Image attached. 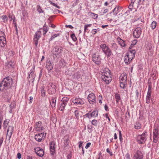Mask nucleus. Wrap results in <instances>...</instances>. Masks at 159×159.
<instances>
[{
  "mask_svg": "<svg viewBox=\"0 0 159 159\" xmlns=\"http://www.w3.org/2000/svg\"><path fill=\"white\" fill-rule=\"evenodd\" d=\"M88 101L91 104H94L96 102L95 94L93 93L89 94L88 96Z\"/></svg>",
  "mask_w": 159,
  "mask_h": 159,
  "instance_id": "obj_9",
  "label": "nucleus"
},
{
  "mask_svg": "<svg viewBox=\"0 0 159 159\" xmlns=\"http://www.w3.org/2000/svg\"><path fill=\"white\" fill-rule=\"evenodd\" d=\"M115 98L116 99V102L118 103L119 101L120 100V95L119 94L116 93H115Z\"/></svg>",
  "mask_w": 159,
  "mask_h": 159,
  "instance_id": "obj_31",
  "label": "nucleus"
},
{
  "mask_svg": "<svg viewBox=\"0 0 159 159\" xmlns=\"http://www.w3.org/2000/svg\"><path fill=\"white\" fill-rule=\"evenodd\" d=\"M12 84V80L9 76L4 78L0 84V90H6L11 88Z\"/></svg>",
  "mask_w": 159,
  "mask_h": 159,
  "instance_id": "obj_1",
  "label": "nucleus"
},
{
  "mask_svg": "<svg viewBox=\"0 0 159 159\" xmlns=\"http://www.w3.org/2000/svg\"><path fill=\"white\" fill-rule=\"evenodd\" d=\"M34 41L35 45L36 46H37L38 44V40H36V39H34Z\"/></svg>",
  "mask_w": 159,
  "mask_h": 159,
  "instance_id": "obj_59",
  "label": "nucleus"
},
{
  "mask_svg": "<svg viewBox=\"0 0 159 159\" xmlns=\"http://www.w3.org/2000/svg\"><path fill=\"white\" fill-rule=\"evenodd\" d=\"M92 25V24L85 25L84 26V32L85 33L86 32L87 30H88V28L89 27H90Z\"/></svg>",
  "mask_w": 159,
  "mask_h": 159,
  "instance_id": "obj_36",
  "label": "nucleus"
},
{
  "mask_svg": "<svg viewBox=\"0 0 159 159\" xmlns=\"http://www.w3.org/2000/svg\"><path fill=\"white\" fill-rule=\"evenodd\" d=\"M64 147H66L69 143V138L67 135L65 136L63 139Z\"/></svg>",
  "mask_w": 159,
  "mask_h": 159,
  "instance_id": "obj_23",
  "label": "nucleus"
},
{
  "mask_svg": "<svg viewBox=\"0 0 159 159\" xmlns=\"http://www.w3.org/2000/svg\"><path fill=\"white\" fill-rule=\"evenodd\" d=\"M13 131V128L12 126H9L7 131V139L9 140Z\"/></svg>",
  "mask_w": 159,
  "mask_h": 159,
  "instance_id": "obj_15",
  "label": "nucleus"
},
{
  "mask_svg": "<svg viewBox=\"0 0 159 159\" xmlns=\"http://www.w3.org/2000/svg\"><path fill=\"white\" fill-rule=\"evenodd\" d=\"M148 92H152V83L151 82L148 81Z\"/></svg>",
  "mask_w": 159,
  "mask_h": 159,
  "instance_id": "obj_35",
  "label": "nucleus"
},
{
  "mask_svg": "<svg viewBox=\"0 0 159 159\" xmlns=\"http://www.w3.org/2000/svg\"><path fill=\"white\" fill-rule=\"evenodd\" d=\"M90 15L93 18L95 19L97 18L98 17V15L97 14L93 12H91Z\"/></svg>",
  "mask_w": 159,
  "mask_h": 159,
  "instance_id": "obj_43",
  "label": "nucleus"
},
{
  "mask_svg": "<svg viewBox=\"0 0 159 159\" xmlns=\"http://www.w3.org/2000/svg\"><path fill=\"white\" fill-rule=\"evenodd\" d=\"M13 16H12L11 15H9L8 16V17L9 19H10V21H11L12 20V19L14 18Z\"/></svg>",
  "mask_w": 159,
  "mask_h": 159,
  "instance_id": "obj_61",
  "label": "nucleus"
},
{
  "mask_svg": "<svg viewBox=\"0 0 159 159\" xmlns=\"http://www.w3.org/2000/svg\"><path fill=\"white\" fill-rule=\"evenodd\" d=\"M55 85L54 83H52L50 84L49 87V89L52 92V93H54L56 91Z\"/></svg>",
  "mask_w": 159,
  "mask_h": 159,
  "instance_id": "obj_24",
  "label": "nucleus"
},
{
  "mask_svg": "<svg viewBox=\"0 0 159 159\" xmlns=\"http://www.w3.org/2000/svg\"><path fill=\"white\" fill-rule=\"evenodd\" d=\"M1 18L3 22L4 23L7 22L8 20V17L6 15L2 16Z\"/></svg>",
  "mask_w": 159,
  "mask_h": 159,
  "instance_id": "obj_33",
  "label": "nucleus"
},
{
  "mask_svg": "<svg viewBox=\"0 0 159 159\" xmlns=\"http://www.w3.org/2000/svg\"><path fill=\"white\" fill-rule=\"evenodd\" d=\"M134 128L137 129H140L141 128V125L139 122H136L134 126Z\"/></svg>",
  "mask_w": 159,
  "mask_h": 159,
  "instance_id": "obj_32",
  "label": "nucleus"
},
{
  "mask_svg": "<svg viewBox=\"0 0 159 159\" xmlns=\"http://www.w3.org/2000/svg\"><path fill=\"white\" fill-rule=\"evenodd\" d=\"M91 145V143H89V142L88 143L86 144V146L85 147V148H86V149L88 148Z\"/></svg>",
  "mask_w": 159,
  "mask_h": 159,
  "instance_id": "obj_58",
  "label": "nucleus"
},
{
  "mask_svg": "<svg viewBox=\"0 0 159 159\" xmlns=\"http://www.w3.org/2000/svg\"><path fill=\"white\" fill-rule=\"evenodd\" d=\"M35 152L37 155L40 157H42L44 155V152L43 149L40 147H36L34 148Z\"/></svg>",
  "mask_w": 159,
  "mask_h": 159,
  "instance_id": "obj_12",
  "label": "nucleus"
},
{
  "mask_svg": "<svg viewBox=\"0 0 159 159\" xmlns=\"http://www.w3.org/2000/svg\"><path fill=\"white\" fill-rule=\"evenodd\" d=\"M41 96L44 97L45 95V91L44 90L43 88H42L41 89Z\"/></svg>",
  "mask_w": 159,
  "mask_h": 159,
  "instance_id": "obj_39",
  "label": "nucleus"
},
{
  "mask_svg": "<svg viewBox=\"0 0 159 159\" xmlns=\"http://www.w3.org/2000/svg\"><path fill=\"white\" fill-rule=\"evenodd\" d=\"M139 93L138 90H136L135 91V98L137 99L138 98Z\"/></svg>",
  "mask_w": 159,
  "mask_h": 159,
  "instance_id": "obj_54",
  "label": "nucleus"
},
{
  "mask_svg": "<svg viewBox=\"0 0 159 159\" xmlns=\"http://www.w3.org/2000/svg\"><path fill=\"white\" fill-rule=\"evenodd\" d=\"M107 152L110 154L111 156H112V153L109 150V148H107Z\"/></svg>",
  "mask_w": 159,
  "mask_h": 159,
  "instance_id": "obj_60",
  "label": "nucleus"
},
{
  "mask_svg": "<svg viewBox=\"0 0 159 159\" xmlns=\"http://www.w3.org/2000/svg\"><path fill=\"white\" fill-rule=\"evenodd\" d=\"M148 50L150 51V52H151V54H152L153 52V47L151 45H150L148 48Z\"/></svg>",
  "mask_w": 159,
  "mask_h": 159,
  "instance_id": "obj_45",
  "label": "nucleus"
},
{
  "mask_svg": "<svg viewBox=\"0 0 159 159\" xmlns=\"http://www.w3.org/2000/svg\"><path fill=\"white\" fill-rule=\"evenodd\" d=\"M151 98H149V97H146V103H147L149 104V103H150V100H151Z\"/></svg>",
  "mask_w": 159,
  "mask_h": 159,
  "instance_id": "obj_51",
  "label": "nucleus"
},
{
  "mask_svg": "<svg viewBox=\"0 0 159 159\" xmlns=\"http://www.w3.org/2000/svg\"><path fill=\"white\" fill-rule=\"evenodd\" d=\"M69 98H68L64 97L61 100V102L60 103L59 109V110L62 111H64L65 106L68 102Z\"/></svg>",
  "mask_w": 159,
  "mask_h": 159,
  "instance_id": "obj_5",
  "label": "nucleus"
},
{
  "mask_svg": "<svg viewBox=\"0 0 159 159\" xmlns=\"http://www.w3.org/2000/svg\"><path fill=\"white\" fill-rule=\"evenodd\" d=\"M124 57V61L127 64H129L132 60L126 55Z\"/></svg>",
  "mask_w": 159,
  "mask_h": 159,
  "instance_id": "obj_26",
  "label": "nucleus"
},
{
  "mask_svg": "<svg viewBox=\"0 0 159 159\" xmlns=\"http://www.w3.org/2000/svg\"><path fill=\"white\" fill-rule=\"evenodd\" d=\"M37 10L39 13L43 12V11L42 10L41 7L39 5H38L37 6Z\"/></svg>",
  "mask_w": 159,
  "mask_h": 159,
  "instance_id": "obj_37",
  "label": "nucleus"
},
{
  "mask_svg": "<svg viewBox=\"0 0 159 159\" xmlns=\"http://www.w3.org/2000/svg\"><path fill=\"white\" fill-rule=\"evenodd\" d=\"M135 50H131L128 51L126 55L132 59L135 57Z\"/></svg>",
  "mask_w": 159,
  "mask_h": 159,
  "instance_id": "obj_19",
  "label": "nucleus"
},
{
  "mask_svg": "<svg viewBox=\"0 0 159 159\" xmlns=\"http://www.w3.org/2000/svg\"><path fill=\"white\" fill-rule=\"evenodd\" d=\"M98 159H103V157L102 156V153L100 152L98 154Z\"/></svg>",
  "mask_w": 159,
  "mask_h": 159,
  "instance_id": "obj_57",
  "label": "nucleus"
},
{
  "mask_svg": "<svg viewBox=\"0 0 159 159\" xmlns=\"http://www.w3.org/2000/svg\"><path fill=\"white\" fill-rule=\"evenodd\" d=\"M98 111L97 110H94L93 111L91 114H90V117H96L98 116Z\"/></svg>",
  "mask_w": 159,
  "mask_h": 159,
  "instance_id": "obj_28",
  "label": "nucleus"
},
{
  "mask_svg": "<svg viewBox=\"0 0 159 159\" xmlns=\"http://www.w3.org/2000/svg\"><path fill=\"white\" fill-rule=\"evenodd\" d=\"M10 120L9 119H6L4 121V128L6 129L7 128Z\"/></svg>",
  "mask_w": 159,
  "mask_h": 159,
  "instance_id": "obj_34",
  "label": "nucleus"
},
{
  "mask_svg": "<svg viewBox=\"0 0 159 159\" xmlns=\"http://www.w3.org/2000/svg\"><path fill=\"white\" fill-rule=\"evenodd\" d=\"M133 159H143L142 152L139 150H137L134 156Z\"/></svg>",
  "mask_w": 159,
  "mask_h": 159,
  "instance_id": "obj_16",
  "label": "nucleus"
},
{
  "mask_svg": "<svg viewBox=\"0 0 159 159\" xmlns=\"http://www.w3.org/2000/svg\"><path fill=\"white\" fill-rule=\"evenodd\" d=\"M50 149L51 154L52 155H53L55 153V143L53 142H51L50 143Z\"/></svg>",
  "mask_w": 159,
  "mask_h": 159,
  "instance_id": "obj_18",
  "label": "nucleus"
},
{
  "mask_svg": "<svg viewBox=\"0 0 159 159\" xmlns=\"http://www.w3.org/2000/svg\"><path fill=\"white\" fill-rule=\"evenodd\" d=\"M120 8L119 6H117L113 10V12H114L116 10H117V11H118Z\"/></svg>",
  "mask_w": 159,
  "mask_h": 159,
  "instance_id": "obj_63",
  "label": "nucleus"
},
{
  "mask_svg": "<svg viewBox=\"0 0 159 159\" xmlns=\"http://www.w3.org/2000/svg\"><path fill=\"white\" fill-rule=\"evenodd\" d=\"M158 128L157 127H154L153 132V141L154 143H157L158 141L159 137Z\"/></svg>",
  "mask_w": 159,
  "mask_h": 159,
  "instance_id": "obj_8",
  "label": "nucleus"
},
{
  "mask_svg": "<svg viewBox=\"0 0 159 159\" xmlns=\"http://www.w3.org/2000/svg\"><path fill=\"white\" fill-rule=\"evenodd\" d=\"M81 111L77 110H76L75 111V116L76 117V118L78 120L79 119V117H81L82 115L80 114Z\"/></svg>",
  "mask_w": 159,
  "mask_h": 159,
  "instance_id": "obj_27",
  "label": "nucleus"
},
{
  "mask_svg": "<svg viewBox=\"0 0 159 159\" xmlns=\"http://www.w3.org/2000/svg\"><path fill=\"white\" fill-rule=\"evenodd\" d=\"M29 79H30L31 80H34L35 78V74L33 71H32L30 72L29 75Z\"/></svg>",
  "mask_w": 159,
  "mask_h": 159,
  "instance_id": "obj_30",
  "label": "nucleus"
},
{
  "mask_svg": "<svg viewBox=\"0 0 159 159\" xmlns=\"http://www.w3.org/2000/svg\"><path fill=\"white\" fill-rule=\"evenodd\" d=\"M41 32L40 31H38L36 32L35 35H34V39H36V40H39V38L41 37Z\"/></svg>",
  "mask_w": 159,
  "mask_h": 159,
  "instance_id": "obj_22",
  "label": "nucleus"
},
{
  "mask_svg": "<svg viewBox=\"0 0 159 159\" xmlns=\"http://www.w3.org/2000/svg\"><path fill=\"white\" fill-rule=\"evenodd\" d=\"M83 143V142L81 141H80L79 142L78 144H79V148H82V146Z\"/></svg>",
  "mask_w": 159,
  "mask_h": 159,
  "instance_id": "obj_53",
  "label": "nucleus"
},
{
  "mask_svg": "<svg viewBox=\"0 0 159 159\" xmlns=\"http://www.w3.org/2000/svg\"><path fill=\"white\" fill-rule=\"evenodd\" d=\"M91 124L92 125L97 126L98 125V122L97 120L94 119L93 120L91 121Z\"/></svg>",
  "mask_w": 159,
  "mask_h": 159,
  "instance_id": "obj_42",
  "label": "nucleus"
},
{
  "mask_svg": "<svg viewBox=\"0 0 159 159\" xmlns=\"http://www.w3.org/2000/svg\"><path fill=\"white\" fill-rule=\"evenodd\" d=\"M118 131L119 132V139H120V142H122L123 139H122L121 131L119 130H118Z\"/></svg>",
  "mask_w": 159,
  "mask_h": 159,
  "instance_id": "obj_46",
  "label": "nucleus"
},
{
  "mask_svg": "<svg viewBox=\"0 0 159 159\" xmlns=\"http://www.w3.org/2000/svg\"><path fill=\"white\" fill-rule=\"evenodd\" d=\"M77 100H78L77 98H75V99L73 100L72 102L75 104H83L84 103L83 101H80V100L79 101V102H76Z\"/></svg>",
  "mask_w": 159,
  "mask_h": 159,
  "instance_id": "obj_29",
  "label": "nucleus"
},
{
  "mask_svg": "<svg viewBox=\"0 0 159 159\" xmlns=\"http://www.w3.org/2000/svg\"><path fill=\"white\" fill-rule=\"evenodd\" d=\"M111 46L112 48L116 49L118 48V46L115 43H112L111 44Z\"/></svg>",
  "mask_w": 159,
  "mask_h": 159,
  "instance_id": "obj_52",
  "label": "nucleus"
},
{
  "mask_svg": "<svg viewBox=\"0 0 159 159\" xmlns=\"http://www.w3.org/2000/svg\"><path fill=\"white\" fill-rule=\"evenodd\" d=\"M62 48L59 46H56L54 48L53 55L57 57L62 51Z\"/></svg>",
  "mask_w": 159,
  "mask_h": 159,
  "instance_id": "obj_13",
  "label": "nucleus"
},
{
  "mask_svg": "<svg viewBox=\"0 0 159 159\" xmlns=\"http://www.w3.org/2000/svg\"><path fill=\"white\" fill-rule=\"evenodd\" d=\"M102 95H99L98 96V100L100 104L102 103Z\"/></svg>",
  "mask_w": 159,
  "mask_h": 159,
  "instance_id": "obj_50",
  "label": "nucleus"
},
{
  "mask_svg": "<svg viewBox=\"0 0 159 159\" xmlns=\"http://www.w3.org/2000/svg\"><path fill=\"white\" fill-rule=\"evenodd\" d=\"M125 157L126 159H130V156L129 153H127L125 155Z\"/></svg>",
  "mask_w": 159,
  "mask_h": 159,
  "instance_id": "obj_56",
  "label": "nucleus"
},
{
  "mask_svg": "<svg viewBox=\"0 0 159 159\" xmlns=\"http://www.w3.org/2000/svg\"><path fill=\"white\" fill-rule=\"evenodd\" d=\"M49 2L52 5L56 7L57 8H60V7L59 6H58L56 4L52 2L51 1L49 0Z\"/></svg>",
  "mask_w": 159,
  "mask_h": 159,
  "instance_id": "obj_44",
  "label": "nucleus"
},
{
  "mask_svg": "<svg viewBox=\"0 0 159 159\" xmlns=\"http://www.w3.org/2000/svg\"><path fill=\"white\" fill-rule=\"evenodd\" d=\"M46 133L43 132L38 134L34 136L35 139L38 142H40L43 139H44L46 137Z\"/></svg>",
  "mask_w": 159,
  "mask_h": 159,
  "instance_id": "obj_7",
  "label": "nucleus"
},
{
  "mask_svg": "<svg viewBox=\"0 0 159 159\" xmlns=\"http://www.w3.org/2000/svg\"><path fill=\"white\" fill-rule=\"evenodd\" d=\"M110 71L107 68H105L102 72L101 78L102 80L106 84H108L112 80Z\"/></svg>",
  "mask_w": 159,
  "mask_h": 159,
  "instance_id": "obj_2",
  "label": "nucleus"
},
{
  "mask_svg": "<svg viewBox=\"0 0 159 159\" xmlns=\"http://www.w3.org/2000/svg\"><path fill=\"white\" fill-rule=\"evenodd\" d=\"M147 134V132L143 133L142 134L139 135L137 136V140L139 144H142L145 143L146 140V135Z\"/></svg>",
  "mask_w": 159,
  "mask_h": 159,
  "instance_id": "obj_6",
  "label": "nucleus"
},
{
  "mask_svg": "<svg viewBox=\"0 0 159 159\" xmlns=\"http://www.w3.org/2000/svg\"><path fill=\"white\" fill-rule=\"evenodd\" d=\"M127 75L125 73H123L120 77V86L121 88L124 89L127 86Z\"/></svg>",
  "mask_w": 159,
  "mask_h": 159,
  "instance_id": "obj_4",
  "label": "nucleus"
},
{
  "mask_svg": "<svg viewBox=\"0 0 159 159\" xmlns=\"http://www.w3.org/2000/svg\"><path fill=\"white\" fill-rule=\"evenodd\" d=\"M70 37H71L72 40L74 41L75 42L77 40V39L76 37V36L74 33L72 34L71 35Z\"/></svg>",
  "mask_w": 159,
  "mask_h": 159,
  "instance_id": "obj_40",
  "label": "nucleus"
},
{
  "mask_svg": "<svg viewBox=\"0 0 159 159\" xmlns=\"http://www.w3.org/2000/svg\"><path fill=\"white\" fill-rule=\"evenodd\" d=\"M100 48L102 51L106 56L107 58L110 57L113 55V53L111 48L105 44H102L100 45Z\"/></svg>",
  "mask_w": 159,
  "mask_h": 159,
  "instance_id": "obj_3",
  "label": "nucleus"
},
{
  "mask_svg": "<svg viewBox=\"0 0 159 159\" xmlns=\"http://www.w3.org/2000/svg\"><path fill=\"white\" fill-rule=\"evenodd\" d=\"M97 32V30L96 29H93L92 30V33L93 34H95Z\"/></svg>",
  "mask_w": 159,
  "mask_h": 159,
  "instance_id": "obj_64",
  "label": "nucleus"
},
{
  "mask_svg": "<svg viewBox=\"0 0 159 159\" xmlns=\"http://www.w3.org/2000/svg\"><path fill=\"white\" fill-rule=\"evenodd\" d=\"M35 129L36 131L39 132H41L43 130L44 128L41 122L39 121L36 123Z\"/></svg>",
  "mask_w": 159,
  "mask_h": 159,
  "instance_id": "obj_10",
  "label": "nucleus"
},
{
  "mask_svg": "<svg viewBox=\"0 0 159 159\" xmlns=\"http://www.w3.org/2000/svg\"><path fill=\"white\" fill-rule=\"evenodd\" d=\"M142 32V30L141 28L138 27L136 28L133 32V36L135 38H139Z\"/></svg>",
  "mask_w": 159,
  "mask_h": 159,
  "instance_id": "obj_11",
  "label": "nucleus"
},
{
  "mask_svg": "<svg viewBox=\"0 0 159 159\" xmlns=\"http://www.w3.org/2000/svg\"><path fill=\"white\" fill-rule=\"evenodd\" d=\"M93 61L96 64L99 65L101 63V58L99 55L93 54L92 56Z\"/></svg>",
  "mask_w": 159,
  "mask_h": 159,
  "instance_id": "obj_14",
  "label": "nucleus"
},
{
  "mask_svg": "<svg viewBox=\"0 0 159 159\" xmlns=\"http://www.w3.org/2000/svg\"><path fill=\"white\" fill-rule=\"evenodd\" d=\"M5 35L4 33L3 32H0V38H5Z\"/></svg>",
  "mask_w": 159,
  "mask_h": 159,
  "instance_id": "obj_49",
  "label": "nucleus"
},
{
  "mask_svg": "<svg viewBox=\"0 0 159 159\" xmlns=\"http://www.w3.org/2000/svg\"><path fill=\"white\" fill-rule=\"evenodd\" d=\"M156 25L157 22H156V21H153L151 24V27L152 28V30H154V29H155L156 27Z\"/></svg>",
  "mask_w": 159,
  "mask_h": 159,
  "instance_id": "obj_38",
  "label": "nucleus"
},
{
  "mask_svg": "<svg viewBox=\"0 0 159 159\" xmlns=\"http://www.w3.org/2000/svg\"><path fill=\"white\" fill-rule=\"evenodd\" d=\"M137 42V39H135L134 40L133 42L131 44V46L132 45H134L135 44H136V43Z\"/></svg>",
  "mask_w": 159,
  "mask_h": 159,
  "instance_id": "obj_62",
  "label": "nucleus"
},
{
  "mask_svg": "<svg viewBox=\"0 0 159 159\" xmlns=\"http://www.w3.org/2000/svg\"><path fill=\"white\" fill-rule=\"evenodd\" d=\"M59 36V34H53L50 39L49 40L51 41L53 39H54L55 38L58 36Z\"/></svg>",
  "mask_w": 159,
  "mask_h": 159,
  "instance_id": "obj_41",
  "label": "nucleus"
},
{
  "mask_svg": "<svg viewBox=\"0 0 159 159\" xmlns=\"http://www.w3.org/2000/svg\"><path fill=\"white\" fill-rule=\"evenodd\" d=\"M6 44L5 38H0V46L2 47H4Z\"/></svg>",
  "mask_w": 159,
  "mask_h": 159,
  "instance_id": "obj_21",
  "label": "nucleus"
},
{
  "mask_svg": "<svg viewBox=\"0 0 159 159\" xmlns=\"http://www.w3.org/2000/svg\"><path fill=\"white\" fill-rule=\"evenodd\" d=\"M56 98L55 97H53L50 102L51 105L52 107H54L56 106Z\"/></svg>",
  "mask_w": 159,
  "mask_h": 159,
  "instance_id": "obj_25",
  "label": "nucleus"
},
{
  "mask_svg": "<svg viewBox=\"0 0 159 159\" xmlns=\"http://www.w3.org/2000/svg\"><path fill=\"white\" fill-rule=\"evenodd\" d=\"M117 40L119 44L121 47H125L126 45L125 43V41L124 40L122 39L120 37H119L117 39Z\"/></svg>",
  "mask_w": 159,
  "mask_h": 159,
  "instance_id": "obj_20",
  "label": "nucleus"
},
{
  "mask_svg": "<svg viewBox=\"0 0 159 159\" xmlns=\"http://www.w3.org/2000/svg\"><path fill=\"white\" fill-rule=\"evenodd\" d=\"M152 92H147L146 97H148L151 98V97Z\"/></svg>",
  "mask_w": 159,
  "mask_h": 159,
  "instance_id": "obj_55",
  "label": "nucleus"
},
{
  "mask_svg": "<svg viewBox=\"0 0 159 159\" xmlns=\"http://www.w3.org/2000/svg\"><path fill=\"white\" fill-rule=\"evenodd\" d=\"M43 30L44 32L43 33V35H45L48 31V30H47V28L45 27H43Z\"/></svg>",
  "mask_w": 159,
  "mask_h": 159,
  "instance_id": "obj_48",
  "label": "nucleus"
},
{
  "mask_svg": "<svg viewBox=\"0 0 159 159\" xmlns=\"http://www.w3.org/2000/svg\"><path fill=\"white\" fill-rule=\"evenodd\" d=\"M46 68L48 70H52L53 68V64L49 60H48L46 61Z\"/></svg>",
  "mask_w": 159,
  "mask_h": 159,
  "instance_id": "obj_17",
  "label": "nucleus"
},
{
  "mask_svg": "<svg viewBox=\"0 0 159 159\" xmlns=\"http://www.w3.org/2000/svg\"><path fill=\"white\" fill-rule=\"evenodd\" d=\"M90 114L91 113H90L89 112H88L87 113H86V114L84 115L83 116V117L85 118V117H88L89 119H90V117H90Z\"/></svg>",
  "mask_w": 159,
  "mask_h": 159,
  "instance_id": "obj_47",
  "label": "nucleus"
}]
</instances>
